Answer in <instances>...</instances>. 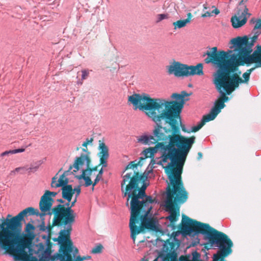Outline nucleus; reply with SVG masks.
Returning <instances> with one entry per match:
<instances>
[{"label": "nucleus", "mask_w": 261, "mask_h": 261, "mask_svg": "<svg viewBox=\"0 0 261 261\" xmlns=\"http://www.w3.org/2000/svg\"><path fill=\"white\" fill-rule=\"evenodd\" d=\"M256 38V36L253 37L252 42L249 41L246 36L232 39L230 42L232 46L230 48H234L233 51L237 54H231L233 51L231 50L218 51L217 47H213L210 51H207L203 55L204 56L207 55L204 60L205 63H212L218 68L214 74L213 83L216 85L219 90L224 87L225 92L230 95L239 87V84L249 81L250 75L255 67L248 69L244 73V80H242L237 73H234L239 66L255 63L257 64L256 67H261V55L257 49L250 55L252 51L253 41Z\"/></svg>", "instance_id": "obj_1"}, {"label": "nucleus", "mask_w": 261, "mask_h": 261, "mask_svg": "<svg viewBox=\"0 0 261 261\" xmlns=\"http://www.w3.org/2000/svg\"><path fill=\"white\" fill-rule=\"evenodd\" d=\"M156 126L152 136H144L138 139V142L145 145L155 144L154 147H149L144 150L142 154L144 156L140 158L139 161L130 162L125 167L124 172L129 169L134 170L138 166H141L142 161L150 158H152L158 151L161 153V160L158 163L162 165L168 160L170 162L164 167L165 172L169 182L181 177L183 167L187 156L195 143V137L193 136L189 138L180 135V133H175L162 126V122L155 123ZM138 172L133 170L130 172ZM129 172H128L126 174Z\"/></svg>", "instance_id": "obj_2"}, {"label": "nucleus", "mask_w": 261, "mask_h": 261, "mask_svg": "<svg viewBox=\"0 0 261 261\" xmlns=\"http://www.w3.org/2000/svg\"><path fill=\"white\" fill-rule=\"evenodd\" d=\"M151 169L143 174L138 172H129L122 176L121 189L124 196H127L126 205H128L130 200V217L129 228L130 237L135 242L136 236L145 229L156 230L155 221L148 218V215L152 209V204L156 202L155 198L146 194L147 187L146 180Z\"/></svg>", "instance_id": "obj_3"}, {"label": "nucleus", "mask_w": 261, "mask_h": 261, "mask_svg": "<svg viewBox=\"0 0 261 261\" xmlns=\"http://www.w3.org/2000/svg\"><path fill=\"white\" fill-rule=\"evenodd\" d=\"M190 94L185 91L180 94L173 93L171 97L175 100L164 98H152L145 93H135L128 97V101L134 107L145 113L154 123L163 122L169 124L172 130L180 133L178 120L181 123L180 114L185 102L184 98Z\"/></svg>", "instance_id": "obj_4"}, {"label": "nucleus", "mask_w": 261, "mask_h": 261, "mask_svg": "<svg viewBox=\"0 0 261 261\" xmlns=\"http://www.w3.org/2000/svg\"><path fill=\"white\" fill-rule=\"evenodd\" d=\"M181 230L186 234L192 232L204 234L208 243L205 245L211 247L215 245L220 250L214 254L213 261H225L224 258L232 252L233 243L231 240L224 233L212 227L208 224L203 223L192 219L183 215L181 223Z\"/></svg>", "instance_id": "obj_5"}, {"label": "nucleus", "mask_w": 261, "mask_h": 261, "mask_svg": "<svg viewBox=\"0 0 261 261\" xmlns=\"http://www.w3.org/2000/svg\"><path fill=\"white\" fill-rule=\"evenodd\" d=\"M29 234L17 235V261H49L53 244L48 238L45 245L40 243L31 248Z\"/></svg>", "instance_id": "obj_6"}, {"label": "nucleus", "mask_w": 261, "mask_h": 261, "mask_svg": "<svg viewBox=\"0 0 261 261\" xmlns=\"http://www.w3.org/2000/svg\"><path fill=\"white\" fill-rule=\"evenodd\" d=\"M188 198V192L186 190L182 177L169 182L166 188V199L165 206L166 211L170 213L167 217L172 224L179 216L178 204H183Z\"/></svg>", "instance_id": "obj_7"}, {"label": "nucleus", "mask_w": 261, "mask_h": 261, "mask_svg": "<svg viewBox=\"0 0 261 261\" xmlns=\"http://www.w3.org/2000/svg\"><path fill=\"white\" fill-rule=\"evenodd\" d=\"M0 255L16 261V216L8 214L0 219Z\"/></svg>", "instance_id": "obj_8"}, {"label": "nucleus", "mask_w": 261, "mask_h": 261, "mask_svg": "<svg viewBox=\"0 0 261 261\" xmlns=\"http://www.w3.org/2000/svg\"><path fill=\"white\" fill-rule=\"evenodd\" d=\"M52 213L54 217L51 225L49 224L47 227L49 236L51 234V229L55 226H64L66 229H62L59 232L58 238L54 239L58 243L70 240V234L72 231V225L75 222V213L70 207H65L64 204H59L52 209Z\"/></svg>", "instance_id": "obj_9"}, {"label": "nucleus", "mask_w": 261, "mask_h": 261, "mask_svg": "<svg viewBox=\"0 0 261 261\" xmlns=\"http://www.w3.org/2000/svg\"><path fill=\"white\" fill-rule=\"evenodd\" d=\"M82 152L80 156L76 157L74 161L73 164L70 165V169H73V172H77L84 164L86 165V169L83 170L82 173L81 175L76 176L78 179H83L85 181V187H89L92 184V181L90 178L93 171L97 170L98 165L91 167V160L90 158V152L86 149H83Z\"/></svg>", "instance_id": "obj_10"}, {"label": "nucleus", "mask_w": 261, "mask_h": 261, "mask_svg": "<svg viewBox=\"0 0 261 261\" xmlns=\"http://www.w3.org/2000/svg\"><path fill=\"white\" fill-rule=\"evenodd\" d=\"M60 248L59 252L53 256L50 255L51 261L59 259L60 261H83L82 256L75 255L78 253L77 248L73 246L72 240H69L59 243Z\"/></svg>", "instance_id": "obj_11"}, {"label": "nucleus", "mask_w": 261, "mask_h": 261, "mask_svg": "<svg viewBox=\"0 0 261 261\" xmlns=\"http://www.w3.org/2000/svg\"><path fill=\"white\" fill-rule=\"evenodd\" d=\"M238 3L237 14L231 18L232 25L234 28H240L244 25L247 22L246 15L250 14L248 13V9L245 5L244 0H236Z\"/></svg>", "instance_id": "obj_12"}, {"label": "nucleus", "mask_w": 261, "mask_h": 261, "mask_svg": "<svg viewBox=\"0 0 261 261\" xmlns=\"http://www.w3.org/2000/svg\"><path fill=\"white\" fill-rule=\"evenodd\" d=\"M57 195V193L55 192H50L49 191H45L44 194L41 197L39 202V208L42 212L47 213L49 211L54 203V199L52 197H54Z\"/></svg>", "instance_id": "obj_13"}, {"label": "nucleus", "mask_w": 261, "mask_h": 261, "mask_svg": "<svg viewBox=\"0 0 261 261\" xmlns=\"http://www.w3.org/2000/svg\"><path fill=\"white\" fill-rule=\"evenodd\" d=\"M186 64L174 61L166 67L169 74H173L176 77L185 76Z\"/></svg>", "instance_id": "obj_14"}, {"label": "nucleus", "mask_w": 261, "mask_h": 261, "mask_svg": "<svg viewBox=\"0 0 261 261\" xmlns=\"http://www.w3.org/2000/svg\"><path fill=\"white\" fill-rule=\"evenodd\" d=\"M72 169H70V166L69 167L68 170L64 171V172L60 176L59 178L58 179V173L52 178L51 182V187L52 188H58V187H63V186H65L66 185H68V183L69 182L68 179L66 177L69 174V173H73V170L71 171Z\"/></svg>", "instance_id": "obj_15"}, {"label": "nucleus", "mask_w": 261, "mask_h": 261, "mask_svg": "<svg viewBox=\"0 0 261 261\" xmlns=\"http://www.w3.org/2000/svg\"><path fill=\"white\" fill-rule=\"evenodd\" d=\"M216 89L218 91L221 93L220 97L215 101L214 107L212 109L213 111L216 112L217 114L220 113L221 109H223L225 106L224 103L225 102L228 100V97L226 96L227 94L226 93H225L223 91H225V89L224 87H222L219 90L216 84H214Z\"/></svg>", "instance_id": "obj_16"}, {"label": "nucleus", "mask_w": 261, "mask_h": 261, "mask_svg": "<svg viewBox=\"0 0 261 261\" xmlns=\"http://www.w3.org/2000/svg\"><path fill=\"white\" fill-rule=\"evenodd\" d=\"M203 69V66L202 63H198L195 66H189L186 64L185 77L195 75H203L204 74Z\"/></svg>", "instance_id": "obj_17"}, {"label": "nucleus", "mask_w": 261, "mask_h": 261, "mask_svg": "<svg viewBox=\"0 0 261 261\" xmlns=\"http://www.w3.org/2000/svg\"><path fill=\"white\" fill-rule=\"evenodd\" d=\"M46 214H47V213H45V212H41V213H40L37 209H35L32 207H29L20 212L18 214H17V216L25 222L24 219L25 217L31 215H36L39 216L40 217H42Z\"/></svg>", "instance_id": "obj_18"}, {"label": "nucleus", "mask_w": 261, "mask_h": 261, "mask_svg": "<svg viewBox=\"0 0 261 261\" xmlns=\"http://www.w3.org/2000/svg\"><path fill=\"white\" fill-rule=\"evenodd\" d=\"M61 190L63 198L67 200L68 202H70L73 196L72 185H68L63 186Z\"/></svg>", "instance_id": "obj_19"}, {"label": "nucleus", "mask_w": 261, "mask_h": 261, "mask_svg": "<svg viewBox=\"0 0 261 261\" xmlns=\"http://www.w3.org/2000/svg\"><path fill=\"white\" fill-rule=\"evenodd\" d=\"M98 150L99 151L98 153V156L99 159L109 158V149L103 141H99Z\"/></svg>", "instance_id": "obj_20"}, {"label": "nucleus", "mask_w": 261, "mask_h": 261, "mask_svg": "<svg viewBox=\"0 0 261 261\" xmlns=\"http://www.w3.org/2000/svg\"><path fill=\"white\" fill-rule=\"evenodd\" d=\"M192 14L189 12L187 14V18L184 20H179L173 23L174 29H180L185 27L188 23H189L191 21Z\"/></svg>", "instance_id": "obj_21"}, {"label": "nucleus", "mask_w": 261, "mask_h": 261, "mask_svg": "<svg viewBox=\"0 0 261 261\" xmlns=\"http://www.w3.org/2000/svg\"><path fill=\"white\" fill-rule=\"evenodd\" d=\"M218 114L214 111L211 110L209 114L204 115L201 119V122L204 125L206 122L213 120Z\"/></svg>", "instance_id": "obj_22"}, {"label": "nucleus", "mask_w": 261, "mask_h": 261, "mask_svg": "<svg viewBox=\"0 0 261 261\" xmlns=\"http://www.w3.org/2000/svg\"><path fill=\"white\" fill-rule=\"evenodd\" d=\"M103 173V170L102 168L98 171V173L97 174L95 179H94V182H92V190H94V187L100 180L102 179V175Z\"/></svg>", "instance_id": "obj_23"}, {"label": "nucleus", "mask_w": 261, "mask_h": 261, "mask_svg": "<svg viewBox=\"0 0 261 261\" xmlns=\"http://www.w3.org/2000/svg\"><path fill=\"white\" fill-rule=\"evenodd\" d=\"M212 8H214L215 9L211 12L208 11H204V13L202 14L201 15L202 17H211L213 15V13L215 14L216 15H218L220 13V11L217 8H215V6H213Z\"/></svg>", "instance_id": "obj_24"}, {"label": "nucleus", "mask_w": 261, "mask_h": 261, "mask_svg": "<svg viewBox=\"0 0 261 261\" xmlns=\"http://www.w3.org/2000/svg\"><path fill=\"white\" fill-rule=\"evenodd\" d=\"M35 228L33 224H31L30 223H28L27 224L24 229V231L26 232L25 234L29 235L31 234L33 232Z\"/></svg>", "instance_id": "obj_25"}, {"label": "nucleus", "mask_w": 261, "mask_h": 261, "mask_svg": "<svg viewBox=\"0 0 261 261\" xmlns=\"http://www.w3.org/2000/svg\"><path fill=\"white\" fill-rule=\"evenodd\" d=\"M102 248V245L101 244H99L95 246V247H94L91 251V252L93 254L99 253L101 252Z\"/></svg>", "instance_id": "obj_26"}, {"label": "nucleus", "mask_w": 261, "mask_h": 261, "mask_svg": "<svg viewBox=\"0 0 261 261\" xmlns=\"http://www.w3.org/2000/svg\"><path fill=\"white\" fill-rule=\"evenodd\" d=\"M16 149H14L12 150H7V151H5L2 152V153H1L0 156L1 157H3L4 156H6V155L9 156L10 154H16Z\"/></svg>", "instance_id": "obj_27"}, {"label": "nucleus", "mask_w": 261, "mask_h": 261, "mask_svg": "<svg viewBox=\"0 0 261 261\" xmlns=\"http://www.w3.org/2000/svg\"><path fill=\"white\" fill-rule=\"evenodd\" d=\"M23 220L18 218L17 216V235H19L21 233L22 230V221Z\"/></svg>", "instance_id": "obj_28"}, {"label": "nucleus", "mask_w": 261, "mask_h": 261, "mask_svg": "<svg viewBox=\"0 0 261 261\" xmlns=\"http://www.w3.org/2000/svg\"><path fill=\"white\" fill-rule=\"evenodd\" d=\"M109 158H100L99 159V163L98 166H102L101 168L106 167L108 166L107 161Z\"/></svg>", "instance_id": "obj_29"}, {"label": "nucleus", "mask_w": 261, "mask_h": 261, "mask_svg": "<svg viewBox=\"0 0 261 261\" xmlns=\"http://www.w3.org/2000/svg\"><path fill=\"white\" fill-rule=\"evenodd\" d=\"M169 16L168 14H160L157 15V20L156 22H159L162 21L163 19L168 18Z\"/></svg>", "instance_id": "obj_30"}, {"label": "nucleus", "mask_w": 261, "mask_h": 261, "mask_svg": "<svg viewBox=\"0 0 261 261\" xmlns=\"http://www.w3.org/2000/svg\"><path fill=\"white\" fill-rule=\"evenodd\" d=\"M203 124L200 121V122L196 126L192 127L191 129V132H196L198 131L203 126Z\"/></svg>", "instance_id": "obj_31"}, {"label": "nucleus", "mask_w": 261, "mask_h": 261, "mask_svg": "<svg viewBox=\"0 0 261 261\" xmlns=\"http://www.w3.org/2000/svg\"><path fill=\"white\" fill-rule=\"evenodd\" d=\"M81 191V186H78L77 187L73 189V194L75 193V197H77L80 194Z\"/></svg>", "instance_id": "obj_32"}, {"label": "nucleus", "mask_w": 261, "mask_h": 261, "mask_svg": "<svg viewBox=\"0 0 261 261\" xmlns=\"http://www.w3.org/2000/svg\"><path fill=\"white\" fill-rule=\"evenodd\" d=\"M82 80H84L87 78V77L89 76V72L88 70H83L82 71Z\"/></svg>", "instance_id": "obj_33"}, {"label": "nucleus", "mask_w": 261, "mask_h": 261, "mask_svg": "<svg viewBox=\"0 0 261 261\" xmlns=\"http://www.w3.org/2000/svg\"><path fill=\"white\" fill-rule=\"evenodd\" d=\"M261 28V19H258L256 21V24L254 26V30H256Z\"/></svg>", "instance_id": "obj_34"}, {"label": "nucleus", "mask_w": 261, "mask_h": 261, "mask_svg": "<svg viewBox=\"0 0 261 261\" xmlns=\"http://www.w3.org/2000/svg\"><path fill=\"white\" fill-rule=\"evenodd\" d=\"M38 168V166H35V167H31L28 169V170H30V171H32V170H34V171H36Z\"/></svg>", "instance_id": "obj_35"}, {"label": "nucleus", "mask_w": 261, "mask_h": 261, "mask_svg": "<svg viewBox=\"0 0 261 261\" xmlns=\"http://www.w3.org/2000/svg\"><path fill=\"white\" fill-rule=\"evenodd\" d=\"M77 197H75V198L73 200V201L71 202V206L73 207L75 205V203L77 201Z\"/></svg>", "instance_id": "obj_36"}, {"label": "nucleus", "mask_w": 261, "mask_h": 261, "mask_svg": "<svg viewBox=\"0 0 261 261\" xmlns=\"http://www.w3.org/2000/svg\"><path fill=\"white\" fill-rule=\"evenodd\" d=\"M93 141V139L92 138H90V139H88L87 138L86 140V142H87V144H89V143H92Z\"/></svg>", "instance_id": "obj_37"}, {"label": "nucleus", "mask_w": 261, "mask_h": 261, "mask_svg": "<svg viewBox=\"0 0 261 261\" xmlns=\"http://www.w3.org/2000/svg\"><path fill=\"white\" fill-rule=\"evenodd\" d=\"M82 258L83 259V260H87V259H90L91 257L90 256H82Z\"/></svg>", "instance_id": "obj_38"}, {"label": "nucleus", "mask_w": 261, "mask_h": 261, "mask_svg": "<svg viewBox=\"0 0 261 261\" xmlns=\"http://www.w3.org/2000/svg\"><path fill=\"white\" fill-rule=\"evenodd\" d=\"M64 205L65 207H70V208H72V206H71V203H70L68 201Z\"/></svg>", "instance_id": "obj_39"}, {"label": "nucleus", "mask_w": 261, "mask_h": 261, "mask_svg": "<svg viewBox=\"0 0 261 261\" xmlns=\"http://www.w3.org/2000/svg\"><path fill=\"white\" fill-rule=\"evenodd\" d=\"M88 145V144H87V142H86L85 141L84 142H83V144H82V146H83L84 147H85V148H84V149H86V148H87V149H88V148H87V147ZM83 148L82 149V150H83Z\"/></svg>", "instance_id": "obj_40"}, {"label": "nucleus", "mask_w": 261, "mask_h": 261, "mask_svg": "<svg viewBox=\"0 0 261 261\" xmlns=\"http://www.w3.org/2000/svg\"><path fill=\"white\" fill-rule=\"evenodd\" d=\"M202 152H199L198 153V157H197L198 160L201 159L202 158Z\"/></svg>", "instance_id": "obj_41"}, {"label": "nucleus", "mask_w": 261, "mask_h": 261, "mask_svg": "<svg viewBox=\"0 0 261 261\" xmlns=\"http://www.w3.org/2000/svg\"><path fill=\"white\" fill-rule=\"evenodd\" d=\"M155 164V160H154L153 159V157L151 159V162H150V165H151L152 166H153V165H154Z\"/></svg>", "instance_id": "obj_42"}, {"label": "nucleus", "mask_w": 261, "mask_h": 261, "mask_svg": "<svg viewBox=\"0 0 261 261\" xmlns=\"http://www.w3.org/2000/svg\"><path fill=\"white\" fill-rule=\"evenodd\" d=\"M24 150H25V148L17 149V153L23 152Z\"/></svg>", "instance_id": "obj_43"}, {"label": "nucleus", "mask_w": 261, "mask_h": 261, "mask_svg": "<svg viewBox=\"0 0 261 261\" xmlns=\"http://www.w3.org/2000/svg\"><path fill=\"white\" fill-rule=\"evenodd\" d=\"M208 7L207 6V4H204L203 5V9H204V11L205 10H206V9H208Z\"/></svg>", "instance_id": "obj_44"}, {"label": "nucleus", "mask_w": 261, "mask_h": 261, "mask_svg": "<svg viewBox=\"0 0 261 261\" xmlns=\"http://www.w3.org/2000/svg\"><path fill=\"white\" fill-rule=\"evenodd\" d=\"M57 201L61 203H63L64 202V201L62 199H58Z\"/></svg>", "instance_id": "obj_45"}, {"label": "nucleus", "mask_w": 261, "mask_h": 261, "mask_svg": "<svg viewBox=\"0 0 261 261\" xmlns=\"http://www.w3.org/2000/svg\"><path fill=\"white\" fill-rule=\"evenodd\" d=\"M141 261H148L147 259H146L145 257L141 259Z\"/></svg>", "instance_id": "obj_46"}, {"label": "nucleus", "mask_w": 261, "mask_h": 261, "mask_svg": "<svg viewBox=\"0 0 261 261\" xmlns=\"http://www.w3.org/2000/svg\"><path fill=\"white\" fill-rule=\"evenodd\" d=\"M16 171V168H15L14 170H13L12 171H11V174L12 173H15V172Z\"/></svg>", "instance_id": "obj_47"}, {"label": "nucleus", "mask_w": 261, "mask_h": 261, "mask_svg": "<svg viewBox=\"0 0 261 261\" xmlns=\"http://www.w3.org/2000/svg\"><path fill=\"white\" fill-rule=\"evenodd\" d=\"M163 261H170L168 258H165Z\"/></svg>", "instance_id": "obj_48"}, {"label": "nucleus", "mask_w": 261, "mask_h": 261, "mask_svg": "<svg viewBox=\"0 0 261 261\" xmlns=\"http://www.w3.org/2000/svg\"><path fill=\"white\" fill-rule=\"evenodd\" d=\"M182 258H185V257L183 256H181L180 257V260L181 261L182 260Z\"/></svg>", "instance_id": "obj_49"}, {"label": "nucleus", "mask_w": 261, "mask_h": 261, "mask_svg": "<svg viewBox=\"0 0 261 261\" xmlns=\"http://www.w3.org/2000/svg\"><path fill=\"white\" fill-rule=\"evenodd\" d=\"M21 169V168H17V172L19 171Z\"/></svg>", "instance_id": "obj_50"}, {"label": "nucleus", "mask_w": 261, "mask_h": 261, "mask_svg": "<svg viewBox=\"0 0 261 261\" xmlns=\"http://www.w3.org/2000/svg\"><path fill=\"white\" fill-rule=\"evenodd\" d=\"M173 245V243H171L170 245L171 247H172Z\"/></svg>", "instance_id": "obj_51"}, {"label": "nucleus", "mask_w": 261, "mask_h": 261, "mask_svg": "<svg viewBox=\"0 0 261 261\" xmlns=\"http://www.w3.org/2000/svg\"><path fill=\"white\" fill-rule=\"evenodd\" d=\"M153 261H158L157 260V259H155L154 260H153Z\"/></svg>", "instance_id": "obj_52"}, {"label": "nucleus", "mask_w": 261, "mask_h": 261, "mask_svg": "<svg viewBox=\"0 0 261 261\" xmlns=\"http://www.w3.org/2000/svg\"><path fill=\"white\" fill-rule=\"evenodd\" d=\"M183 131L186 132V130L185 129H182Z\"/></svg>", "instance_id": "obj_53"}, {"label": "nucleus", "mask_w": 261, "mask_h": 261, "mask_svg": "<svg viewBox=\"0 0 261 261\" xmlns=\"http://www.w3.org/2000/svg\"><path fill=\"white\" fill-rule=\"evenodd\" d=\"M79 149V147H77L76 150H78Z\"/></svg>", "instance_id": "obj_54"}]
</instances>
